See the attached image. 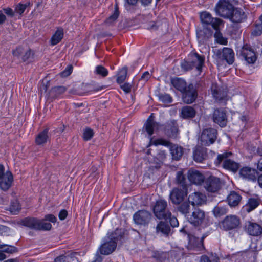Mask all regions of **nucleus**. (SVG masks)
<instances>
[{
  "mask_svg": "<svg viewBox=\"0 0 262 262\" xmlns=\"http://www.w3.org/2000/svg\"><path fill=\"white\" fill-rule=\"evenodd\" d=\"M170 151L173 159L178 160L183 154V149L178 145L170 146Z\"/></svg>",
  "mask_w": 262,
  "mask_h": 262,
  "instance_id": "473e14b6",
  "label": "nucleus"
},
{
  "mask_svg": "<svg viewBox=\"0 0 262 262\" xmlns=\"http://www.w3.org/2000/svg\"><path fill=\"white\" fill-rule=\"evenodd\" d=\"M168 220H169L170 224L172 227L178 226L179 222L177 219L174 216L171 215L170 217H168Z\"/></svg>",
  "mask_w": 262,
  "mask_h": 262,
  "instance_id": "e2e57ef3",
  "label": "nucleus"
},
{
  "mask_svg": "<svg viewBox=\"0 0 262 262\" xmlns=\"http://www.w3.org/2000/svg\"><path fill=\"white\" fill-rule=\"evenodd\" d=\"M68 216V211L65 209L61 210L58 214L59 219L60 220H64Z\"/></svg>",
  "mask_w": 262,
  "mask_h": 262,
  "instance_id": "338daca9",
  "label": "nucleus"
},
{
  "mask_svg": "<svg viewBox=\"0 0 262 262\" xmlns=\"http://www.w3.org/2000/svg\"><path fill=\"white\" fill-rule=\"evenodd\" d=\"M189 201H185L182 202L181 204L178 207V210L181 213L186 215L190 211V204Z\"/></svg>",
  "mask_w": 262,
  "mask_h": 262,
  "instance_id": "a19ab883",
  "label": "nucleus"
},
{
  "mask_svg": "<svg viewBox=\"0 0 262 262\" xmlns=\"http://www.w3.org/2000/svg\"><path fill=\"white\" fill-rule=\"evenodd\" d=\"M10 230L8 227L0 225V235L8 236L10 233Z\"/></svg>",
  "mask_w": 262,
  "mask_h": 262,
  "instance_id": "4d7b16f0",
  "label": "nucleus"
},
{
  "mask_svg": "<svg viewBox=\"0 0 262 262\" xmlns=\"http://www.w3.org/2000/svg\"><path fill=\"white\" fill-rule=\"evenodd\" d=\"M21 207L19 203L17 200L11 202L9 210L13 214H17L20 210Z\"/></svg>",
  "mask_w": 262,
  "mask_h": 262,
  "instance_id": "de8ad7c7",
  "label": "nucleus"
},
{
  "mask_svg": "<svg viewBox=\"0 0 262 262\" xmlns=\"http://www.w3.org/2000/svg\"><path fill=\"white\" fill-rule=\"evenodd\" d=\"M4 12L8 16L12 17L14 16V12L13 10L10 8H6L3 9Z\"/></svg>",
  "mask_w": 262,
  "mask_h": 262,
  "instance_id": "774afa93",
  "label": "nucleus"
},
{
  "mask_svg": "<svg viewBox=\"0 0 262 262\" xmlns=\"http://www.w3.org/2000/svg\"><path fill=\"white\" fill-rule=\"evenodd\" d=\"M232 155L230 152H224L223 154H219L215 161L217 165L222 163V167L233 172H236L239 168V164L228 158Z\"/></svg>",
  "mask_w": 262,
  "mask_h": 262,
  "instance_id": "f03ea898",
  "label": "nucleus"
},
{
  "mask_svg": "<svg viewBox=\"0 0 262 262\" xmlns=\"http://www.w3.org/2000/svg\"><path fill=\"white\" fill-rule=\"evenodd\" d=\"M52 228V225L50 223L45 222L38 220L37 230L49 231Z\"/></svg>",
  "mask_w": 262,
  "mask_h": 262,
  "instance_id": "a18cd8bd",
  "label": "nucleus"
},
{
  "mask_svg": "<svg viewBox=\"0 0 262 262\" xmlns=\"http://www.w3.org/2000/svg\"><path fill=\"white\" fill-rule=\"evenodd\" d=\"M70 258L69 256L60 255L55 259L54 262H70Z\"/></svg>",
  "mask_w": 262,
  "mask_h": 262,
  "instance_id": "680f3d73",
  "label": "nucleus"
},
{
  "mask_svg": "<svg viewBox=\"0 0 262 262\" xmlns=\"http://www.w3.org/2000/svg\"><path fill=\"white\" fill-rule=\"evenodd\" d=\"M112 233L105 239L99 248L100 253L103 255H108L113 253L116 248L118 238Z\"/></svg>",
  "mask_w": 262,
  "mask_h": 262,
  "instance_id": "20e7f679",
  "label": "nucleus"
},
{
  "mask_svg": "<svg viewBox=\"0 0 262 262\" xmlns=\"http://www.w3.org/2000/svg\"><path fill=\"white\" fill-rule=\"evenodd\" d=\"M30 3H27L25 4H18L15 7V11L16 13L22 14L27 7L29 6Z\"/></svg>",
  "mask_w": 262,
  "mask_h": 262,
  "instance_id": "864d4df0",
  "label": "nucleus"
},
{
  "mask_svg": "<svg viewBox=\"0 0 262 262\" xmlns=\"http://www.w3.org/2000/svg\"><path fill=\"white\" fill-rule=\"evenodd\" d=\"M66 91V88L62 86H58L53 88L51 91V95L54 97H57L62 94Z\"/></svg>",
  "mask_w": 262,
  "mask_h": 262,
  "instance_id": "09e8293b",
  "label": "nucleus"
},
{
  "mask_svg": "<svg viewBox=\"0 0 262 262\" xmlns=\"http://www.w3.org/2000/svg\"><path fill=\"white\" fill-rule=\"evenodd\" d=\"M216 56L218 58L225 60L229 64H232L234 60V53L233 51L229 48H224L215 51Z\"/></svg>",
  "mask_w": 262,
  "mask_h": 262,
  "instance_id": "9b49d317",
  "label": "nucleus"
},
{
  "mask_svg": "<svg viewBox=\"0 0 262 262\" xmlns=\"http://www.w3.org/2000/svg\"><path fill=\"white\" fill-rule=\"evenodd\" d=\"M24 52V50L22 48L19 47L13 51V54L14 56L19 57L21 55L23 54Z\"/></svg>",
  "mask_w": 262,
  "mask_h": 262,
  "instance_id": "69168bd1",
  "label": "nucleus"
},
{
  "mask_svg": "<svg viewBox=\"0 0 262 262\" xmlns=\"http://www.w3.org/2000/svg\"><path fill=\"white\" fill-rule=\"evenodd\" d=\"M260 202V199L257 197L250 198L243 206V210L247 212H250L257 207Z\"/></svg>",
  "mask_w": 262,
  "mask_h": 262,
  "instance_id": "a878e982",
  "label": "nucleus"
},
{
  "mask_svg": "<svg viewBox=\"0 0 262 262\" xmlns=\"http://www.w3.org/2000/svg\"><path fill=\"white\" fill-rule=\"evenodd\" d=\"M233 7L229 2L226 0H220L217 4L215 10L216 13L222 17L228 18L231 14Z\"/></svg>",
  "mask_w": 262,
  "mask_h": 262,
  "instance_id": "6e6552de",
  "label": "nucleus"
},
{
  "mask_svg": "<svg viewBox=\"0 0 262 262\" xmlns=\"http://www.w3.org/2000/svg\"><path fill=\"white\" fill-rule=\"evenodd\" d=\"M211 92L215 101L220 104H226L229 99L227 86L225 85L213 83L211 87Z\"/></svg>",
  "mask_w": 262,
  "mask_h": 262,
  "instance_id": "f257e3e1",
  "label": "nucleus"
},
{
  "mask_svg": "<svg viewBox=\"0 0 262 262\" xmlns=\"http://www.w3.org/2000/svg\"><path fill=\"white\" fill-rule=\"evenodd\" d=\"M38 223V219L33 217H27L21 221V224L23 225L36 230Z\"/></svg>",
  "mask_w": 262,
  "mask_h": 262,
  "instance_id": "f704fd0d",
  "label": "nucleus"
},
{
  "mask_svg": "<svg viewBox=\"0 0 262 262\" xmlns=\"http://www.w3.org/2000/svg\"><path fill=\"white\" fill-rule=\"evenodd\" d=\"M188 58L192 66L198 71H201L204 63V56H201L195 52H191L189 54Z\"/></svg>",
  "mask_w": 262,
  "mask_h": 262,
  "instance_id": "6ab92c4d",
  "label": "nucleus"
},
{
  "mask_svg": "<svg viewBox=\"0 0 262 262\" xmlns=\"http://www.w3.org/2000/svg\"><path fill=\"white\" fill-rule=\"evenodd\" d=\"M239 174L243 179L254 181L256 180L258 173L256 169L246 166L240 169Z\"/></svg>",
  "mask_w": 262,
  "mask_h": 262,
  "instance_id": "a211bd4d",
  "label": "nucleus"
},
{
  "mask_svg": "<svg viewBox=\"0 0 262 262\" xmlns=\"http://www.w3.org/2000/svg\"><path fill=\"white\" fill-rule=\"evenodd\" d=\"M167 206L166 201L162 199L157 200L153 208L155 216L159 220H167L171 216V213Z\"/></svg>",
  "mask_w": 262,
  "mask_h": 262,
  "instance_id": "7ed1b4c3",
  "label": "nucleus"
},
{
  "mask_svg": "<svg viewBox=\"0 0 262 262\" xmlns=\"http://www.w3.org/2000/svg\"><path fill=\"white\" fill-rule=\"evenodd\" d=\"M63 30L62 28H58L53 35L51 40V45L55 46L61 41L63 37Z\"/></svg>",
  "mask_w": 262,
  "mask_h": 262,
  "instance_id": "72a5a7b5",
  "label": "nucleus"
},
{
  "mask_svg": "<svg viewBox=\"0 0 262 262\" xmlns=\"http://www.w3.org/2000/svg\"><path fill=\"white\" fill-rule=\"evenodd\" d=\"M214 37L217 43L224 45H227V39L224 38L220 32L216 31L214 34Z\"/></svg>",
  "mask_w": 262,
  "mask_h": 262,
  "instance_id": "8fccbe9b",
  "label": "nucleus"
},
{
  "mask_svg": "<svg viewBox=\"0 0 262 262\" xmlns=\"http://www.w3.org/2000/svg\"><path fill=\"white\" fill-rule=\"evenodd\" d=\"M151 217V213L144 210H141L137 211L133 216V219L136 224L143 225L148 224L150 221Z\"/></svg>",
  "mask_w": 262,
  "mask_h": 262,
  "instance_id": "2eb2a0df",
  "label": "nucleus"
},
{
  "mask_svg": "<svg viewBox=\"0 0 262 262\" xmlns=\"http://www.w3.org/2000/svg\"><path fill=\"white\" fill-rule=\"evenodd\" d=\"M150 144L155 145L156 146L161 145L165 146H169L171 145V143L165 139L163 138H159L155 140H150Z\"/></svg>",
  "mask_w": 262,
  "mask_h": 262,
  "instance_id": "49530a36",
  "label": "nucleus"
},
{
  "mask_svg": "<svg viewBox=\"0 0 262 262\" xmlns=\"http://www.w3.org/2000/svg\"><path fill=\"white\" fill-rule=\"evenodd\" d=\"M188 189L183 188L182 189L178 188H174L170 192L169 199L172 203L175 205L180 204L187 195Z\"/></svg>",
  "mask_w": 262,
  "mask_h": 262,
  "instance_id": "1a4fd4ad",
  "label": "nucleus"
},
{
  "mask_svg": "<svg viewBox=\"0 0 262 262\" xmlns=\"http://www.w3.org/2000/svg\"><path fill=\"white\" fill-rule=\"evenodd\" d=\"M48 132V128H46L43 130L38 133L35 138V143L37 145H43L47 143L49 139Z\"/></svg>",
  "mask_w": 262,
  "mask_h": 262,
  "instance_id": "c85d7f7f",
  "label": "nucleus"
},
{
  "mask_svg": "<svg viewBox=\"0 0 262 262\" xmlns=\"http://www.w3.org/2000/svg\"><path fill=\"white\" fill-rule=\"evenodd\" d=\"M237 54L244 58L248 63H254L256 56L253 50L248 45H244L237 50Z\"/></svg>",
  "mask_w": 262,
  "mask_h": 262,
  "instance_id": "0eeeda50",
  "label": "nucleus"
},
{
  "mask_svg": "<svg viewBox=\"0 0 262 262\" xmlns=\"http://www.w3.org/2000/svg\"><path fill=\"white\" fill-rule=\"evenodd\" d=\"M252 34L255 36H259L262 34V15L259 17L258 22L255 24Z\"/></svg>",
  "mask_w": 262,
  "mask_h": 262,
  "instance_id": "c03bdc74",
  "label": "nucleus"
},
{
  "mask_svg": "<svg viewBox=\"0 0 262 262\" xmlns=\"http://www.w3.org/2000/svg\"><path fill=\"white\" fill-rule=\"evenodd\" d=\"M205 220V213L199 208H195L188 217L189 222L195 226L201 225Z\"/></svg>",
  "mask_w": 262,
  "mask_h": 262,
  "instance_id": "4468645a",
  "label": "nucleus"
},
{
  "mask_svg": "<svg viewBox=\"0 0 262 262\" xmlns=\"http://www.w3.org/2000/svg\"><path fill=\"white\" fill-rule=\"evenodd\" d=\"M95 72L96 74L105 77L108 74V71L102 66H98L96 67Z\"/></svg>",
  "mask_w": 262,
  "mask_h": 262,
  "instance_id": "3c124183",
  "label": "nucleus"
},
{
  "mask_svg": "<svg viewBox=\"0 0 262 262\" xmlns=\"http://www.w3.org/2000/svg\"><path fill=\"white\" fill-rule=\"evenodd\" d=\"M195 114L196 112L192 107L186 106L182 108L180 115L184 119H189L194 117Z\"/></svg>",
  "mask_w": 262,
  "mask_h": 262,
  "instance_id": "c756f323",
  "label": "nucleus"
},
{
  "mask_svg": "<svg viewBox=\"0 0 262 262\" xmlns=\"http://www.w3.org/2000/svg\"><path fill=\"white\" fill-rule=\"evenodd\" d=\"M73 69V67L71 65L68 66L66 69L60 73L61 77H66L70 75Z\"/></svg>",
  "mask_w": 262,
  "mask_h": 262,
  "instance_id": "13d9d810",
  "label": "nucleus"
},
{
  "mask_svg": "<svg viewBox=\"0 0 262 262\" xmlns=\"http://www.w3.org/2000/svg\"><path fill=\"white\" fill-rule=\"evenodd\" d=\"M212 119L214 123L221 127L226 126L227 123L226 112L223 108L215 109L212 115Z\"/></svg>",
  "mask_w": 262,
  "mask_h": 262,
  "instance_id": "ddd939ff",
  "label": "nucleus"
},
{
  "mask_svg": "<svg viewBox=\"0 0 262 262\" xmlns=\"http://www.w3.org/2000/svg\"><path fill=\"white\" fill-rule=\"evenodd\" d=\"M170 227L166 223L160 222L156 227L157 232H160L165 235H168L170 232Z\"/></svg>",
  "mask_w": 262,
  "mask_h": 262,
  "instance_id": "4c0bfd02",
  "label": "nucleus"
},
{
  "mask_svg": "<svg viewBox=\"0 0 262 262\" xmlns=\"http://www.w3.org/2000/svg\"><path fill=\"white\" fill-rule=\"evenodd\" d=\"M239 224V218L234 215L227 216L222 222L223 228L225 230H230L237 228Z\"/></svg>",
  "mask_w": 262,
  "mask_h": 262,
  "instance_id": "f8f14e48",
  "label": "nucleus"
},
{
  "mask_svg": "<svg viewBox=\"0 0 262 262\" xmlns=\"http://www.w3.org/2000/svg\"><path fill=\"white\" fill-rule=\"evenodd\" d=\"M197 37L200 41H204L212 36V31L210 29L204 27L203 29L198 30Z\"/></svg>",
  "mask_w": 262,
  "mask_h": 262,
  "instance_id": "2f4dec72",
  "label": "nucleus"
},
{
  "mask_svg": "<svg viewBox=\"0 0 262 262\" xmlns=\"http://www.w3.org/2000/svg\"><path fill=\"white\" fill-rule=\"evenodd\" d=\"M33 55L30 50L24 51L22 56V59L24 61H27Z\"/></svg>",
  "mask_w": 262,
  "mask_h": 262,
  "instance_id": "052dcab7",
  "label": "nucleus"
},
{
  "mask_svg": "<svg viewBox=\"0 0 262 262\" xmlns=\"http://www.w3.org/2000/svg\"><path fill=\"white\" fill-rule=\"evenodd\" d=\"M204 236L201 238L195 236H191L189 238V244L191 248L201 250L204 249L203 240Z\"/></svg>",
  "mask_w": 262,
  "mask_h": 262,
  "instance_id": "cd10ccee",
  "label": "nucleus"
},
{
  "mask_svg": "<svg viewBox=\"0 0 262 262\" xmlns=\"http://www.w3.org/2000/svg\"><path fill=\"white\" fill-rule=\"evenodd\" d=\"M228 209L226 206L217 205L212 210L214 215L217 217L227 213Z\"/></svg>",
  "mask_w": 262,
  "mask_h": 262,
  "instance_id": "e433bc0d",
  "label": "nucleus"
},
{
  "mask_svg": "<svg viewBox=\"0 0 262 262\" xmlns=\"http://www.w3.org/2000/svg\"><path fill=\"white\" fill-rule=\"evenodd\" d=\"M193 159L195 162H202L208 158L207 149L201 146H198L193 151Z\"/></svg>",
  "mask_w": 262,
  "mask_h": 262,
  "instance_id": "b1692460",
  "label": "nucleus"
},
{
  "mask_svg": "<svg viewBox=\"0 0 262 262\" xmlns=\"http://www.w3.org/2000/svg\"><path fill=\"white\" fill-rule=\"evenodd\" d=\"M242 197L235 191H232L228 196L227 199L229 205L231 206H236L238 205Z\"/></svg>",
  "mask_w": 262,
  "mask_h": 262,
  "instance_id": "c9c22d12",
  "label": "nucleus"
},
{
  "mask_svg": "<svg viewBox=\"0 0 262 262\" xmlns=\"http://www.w3.org/2000/svg\"><path fill=\"white\" fill-rule=\"evenodd\" d=\"M44 220L55 223L57 221V218L53 214H47L45 216Z\"/></svg>",
  "mask_w": 262,
  "mask_h": 262,
  "instance_id": "0e129e2a",
  "label": "nucleus"
},
{
  "mask_svg": "<svg viewBox=\"0 0 262 262\" xmlns=\"http://www.w3.org/2000/svg\"><path fill=\"white\" fill-rule=\"evenodd\" d=\"M181 67L185 71L190 70L194 68V66H192L190 60L189 61H184L181 63Z\"/></svg>",
  "mask_w": 262,
  "mask_h": 262,
  "instance_id": "6e6d98bb",
  "label": "nucleus"
},
{
  "mask_svg": "<svg viewBox=\"0 0 262 262\" xmlns=\"http://www.w3.org/2000/svg\"><path fill=\"white\" fill-rule=\"evenodd\" d=\"M229 18L232 22L239 23L246 19V15L242 10L237 8H233L231 15Z\"/></svg>",
  "mask_w": 262,
  "mask_h": 262,
  "instance_id": "393cba45",
  "label": "nucleus"
},
{
  "mask_svg": "<svg viewBox=\"0 0 262 262\" xmlns=\"http://www.w3.org/2000/svg\"><path fill=\"white\" fill-rule=\"evenodd\" d=\"M1 249L2 250H0V261L3 260L6 258V256L4 253H13L16 251L14 247L9 245H7V246Z\"/></svg>",
  "mask_w": 262,
  "mask_h": 262,
  "instance_id": "79ce46f5",
  "label": "nucleus"
},
{
  "mask_svg": "<svg viewBox=\"0 0 262 262\" xmlns=\"http://www.w3.org/2000/svg\"><path fill=\"white\" fill-rule=\"evenodd\" d=\"M127 68L126 67L122 68L118 73L117 82L119 83H122L127 77Z\"/></svg>",
  "mask_w": 262,
  "mask_h": 262,
  "instance_id": "37998d69",
  "label": "nucleus"
},
{
  "mask_svg": "<svg viewBox=\"0 0 262 262\" xmlns=\"http://www.w3.org/2000/svg\"><path fill=\"white\" fill-rule=\"evenodd\" d=\"M202 22L206 25H211L212 28L217 30L222 20L219 18L212 17L210 14L207 12H202L200 15Z\"/></svg>",
  "mask_w": 262,
  "mask_h": 262,
  "instance_id": "f3484780",
  "label": "nucleus"
},
{
  "mask_svg": "<svg viewBox=\"0 0 262 262\" xmlns=\"http://www.w3.org/2000/svg\"><path fill=\"white\" fill-rule=\"evenodd\" d=\"M121 89L126 93H128L130 92L132 85L129 83H124L120 85Z\"/></svg>",
  "mask_w": 262,
  "mask_h": 262,
  "instance_id": "bf43d9fd",
  "label": "nucleus"
},
{
  "mask_svg": "<svg viewBox=\"0 0 262 262\" xmlns=\"http://www.w3.org/2000/svg\"><path fill=\"white\" fill-rule=\"evenodd\" d=\"M165 134L170 138H176L179 133L178 124L176 121L171 120L166 125Z\"/></svg>",
  "mask_w": 262,
  "mask_h": 262,
  "instance_id": "4be33fe9",
  "label": "nucleus"
},
{
  "mask_svg": "<svg viewBox=\"0 0 262 262\" xmlns=\"http://www.w3.org/2000/svg\"><path fill=\"white\" fill-rule=\"evenodd\" d=\"M13 178L12 173L7 171L4 172V167L0 164V188L3 191L8 190L12 185Z\"/></svg>",
  "mask_w": 262,
  "mask_h": 262,
  "instance_id": "39448f33",
  "label": "nucleus"
},
{
  "mask_svg": "<svg viewBox=\"0 0 262 262\" xmlns=\"http://www.w3.org/2000/svg\"><path fill=\"white\" fill-rule=\"evenodd\" d=\"M93 136L94 132L92 129L86 128L83 130V138L84 140L88 141L91 140Z\"/></svg>",
  "mask_w": 262,
  "mask_h": 262,
  "instance_id": "603ef678",
  "label": "nucleus"
},
{
  "mask_svg": "<svg viewBox=\"0 0 262 262\" xmlns=\"http://www.w3.org/2000/svg\"><path fill=\"white\" fill-rule=\"evenodd\" d=\"M182 98L184 103L191 104L193 103L197 97V92L194 86L190 84L188 86L185 91L182 92Z\"/></svg>",
  "mask_w": 262,
  "mask_h": 262,
  "instance_id": "dca6fc26",
  "label": "nucleus"
},
{
  "mask_svg": "<svg viewBox=\"0 0 262 262\" xmlns=\"http://www.w3.org/2000/svg\"><path fill=\"white\" fill-rule=\"evenodd\" d=\"M247 232L252 236H258L262 233V227L258 224L250 222L246 228Z\"/></svg>",
  "mask_w": 262,
  "mask_h": 262,
  "instance_id": "bb28decb",
  "label": "nucleus"
},
{
  "mask_svg": "<svg viewBox=\"0 0 262 262\" xmlns=\"http://www.w3.org/2000/svg\"><path fill=\"white\" fill-rule=\"evenodd\" d=\"M119 15V8L117 3H116L115 6V10L114 13L111 15L106 20L105 23L108 25H111L116 20Z\"/></svg>",
  "mask_w": 262,
  "mask_h": 262,
  "instance_id": "ea45409f",
  "label": "nucleus"
},
{
  "mask_svg": "<svg viewBox=\"0 0 262 262\" xmlns=\"http://www.w3.org/2000/svg\"><path fill=\"white\" fill-rule=\"evenodd\" d=\"M188 200L193 206L201 205L206 202V196L202 193L195 192L189 195Z\"/></svg>",
  "mask_w": 262,
  "mask_h": 262,
  "instance_id": "412c9836",
  "label": "nucleus"
},
{
  "mask_svg": "<svg viewBox=\"0 0 262 262\" xmlns=\"http://www.w3.org/2000/svg\"><path fill=\"white\" fill-rule=\"evenodd\" d=\"M217 131L213 128H207L203 130L200 141L202 146H209L213 143L216 139Z\"/></svg>",
  "mask_w": 262,
  "mask_h": 262,
  "instance_id": "423d86ee",
  "label": "nucleus"
},
{
  "mask_svg": "<svg viewBox=\"0 0 262 262\" xmlns=\"http://www.w3.org/2000/svg\"><path fill=\"white\" fill-rule=\"evenodd\" d=\"M176 182L177 184L181 186L183 188H187L186 180L182 171H179L177 173Z\"/></svg>",
  "mask_w": 262,
  "mask_h": 262,
  "instance_id": "58836bf2",
  "label": "nucleus"
},
{
  "mask_svg": "<svg viewBox=\"0 0 262 262\" xmlns=\"http://www.w3.org/2000/svg\"><path fill=\"white\" fill-rule=\"evenodd\" d=\"M144 127L148 134L151 136L155 131H157L159 129L160 125L158 123L154 121L153 114H151L147 119L144 125Z\"/></svg>",
  "mask_w": 262,
  "mask_h": 262,
  "instance_id": "5701e85b",
  "label": "nucleus"
},
{
  "mask_svg": "<svg viewBox=\"0 0 262 262\" xmlns=\"http://www.w3.org/2000/svg\"><path fill=\"white\" fill-rule=\"evenodd\" d=\"M159 98L160 101L165 103H169L172 102V98L168 94L160 95Z\"/></svg>",
  "mask_w": 262,
  "mask_h": 262,
  "instance_id": "5fc2aeb1",
  "label": "nucleus"
},
{
  "mask_svg": "<svg viewBox=\"0 0 262 262\" xmlns=\"http://www.w3.org/2000/svg\"><path fill=\"white\" fill-rule=\"evenodd\" d=\"M188 179L190 182L195 185H200L204 181L203 174L198 170H189L187 173Z\"/></svg>",
  "mask_w": 262,
  "mask_h": 262,
  "instance_id": "aec40b11",
  "label": "nucleus"
},
{
  "mask_svg": "<svg viewBox=\"0 0 262 262\" xmlns=\"http://www.w3.org/2000/svg\"><path fill=\"white\" fill-rule=\"evenodd\" d=\"M173 86L182 93L188 88L185 81L180 78H174L171 79Z\"/></svg>",
  "mask_w": 262,
  "mask_h": 262,
  "instance_id": "7c9ffc66",
  "label": "nucleus"
},
{
  "mask_svg": "<svg viewBox=\"0 0 262 262\" xmlns=\"http://www.w3.org/2000/svg\"><path fill=\"white\" fill-rule=\"evenodd\" d=\"M221 187L219 178L214 176L208 178L204 182V188L208 193H217Z\"/></svg>",
  "mask_w": 262,
  "mask_h": 262,
  "instance_id": "9d476101",
  "label": "nucleus"
}]
</instances>
